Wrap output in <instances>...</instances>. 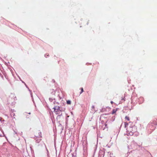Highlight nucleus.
<instances>
[{
  "mask_svg": "<svg viewBox=\"0 0 157 157\" xmlns=\"http://www.w3.org/2000/svg\"><path fill=\"white\" fill-rule=\"evenodd\" d=\"M118 109L117 108L113 109L112 110V112L111 113V114H113L116 113V112L117 111Z\"/></svg>",
  "mask_w": 157,
  "mask_h": 157,
  "instance_id": "nucleus-4",
  "label": "nucleus"
},
{
  "mask_svg": "<svg viewBox=\"0 0 157 157\" xmlns=\"http://www.w3.org/2000/svg\"><path fill=\"white\" fill-rule=\"evenodd\" d=\"M83 91V90L82 88L81 89V92L80 93V94H82Z\"/></svg>",
  "mask_w": 157,
  "mask_h": 157,
  "instance_id": "nucleus-8",
  "label": "nucleus"
},
{
  "mask_svg": "<svg viewBox=\"0 0 157 157\" xmlns=\"http://www.w3.org/2000/svg\"><path fill=\"white\" fill-rule=\"evenodd\" d=\"M127 135L130 136H132L134 133L137 131L136 127L135 125L129 126L127 128Z\"/></svg>",
  "mask_w": 157,
  "mask_h": 157,
  "instance_id": "nucleus-1",
  "label": "nucleus"
},
{
  "mask_svg": "<svg viewBox=\"0 0 157 157\" xmlns=\"http://www.w3.org/2000/svg\"><path fill=\"white\" fill-rule=\"evenodd\" d=\"M54 109L55 110H55L56 109H57V110H59L61 111H64L65 110V108L62 109L61 110H60V108L59 106L56 107V108H54Z\"/></svg>",
  "mask_w": 157,
  "mask_h": 157,
  "instance_id": "nucleus-3",
  "label": "nucleus"
},
{
  "mask_svg": "<svg viewBox=\"0 0 157 157\" xmlns=\"http://www.w3.org/2000/svg\"><path fill=\"white\" fill-rule=\"evenodd\" d=\"M92 108L93 109H94V106H93Z\"/></svg>",
  "mask_w": 157,
  "mask_h": 157,
  "instance_id": "nucleus-10",
  "label": "nucleus"
},
{
  "mask_svg": "<svg viewBox=\"0 0 157 157\" xmlns=\"http://www.w3.org/2000/svg\"><path fill=\"white\" fill-rule=\"evenodd\" d=\"M129 123V124H131V122H130Z\"/></svg>",
  "mask_w": 157,
  "mask_h": 157,
  "instance_id": "nucleus-11",
  "label": "nucleus"
},
{
  "mask_svg": "<svg viewBox=\"0 0 157 157\" xmlns=\"http://www.w3.org/2000/svg\"><path fill=\"white\" fill-rule=\"evenodd\" d=\"M128 124L127 122H125L124 123V127L125 128L127 127V126L128 125Z\"/></svg>",
  "mask_w": 157,
  "mask_h": 157,
  "instance_id": "nucleus-7",
  "label": "nucleus"
},
{
  "mask_svg": "<svg viewBox=\"0 0 157 157\" xmlns=\"http://www.w3.org/2000/svg\"><path fill=\"white\" fill-rule=\"evenodd\" d=\"M110 102L111 103V104H112L113 103V101H111Z\"/></svg>",
  "mask_w": 157,
  "mask_h": 157,
  "instance_id": "nucleus-9",
  "label": "nucleus"
},
{
  "mask_svg": "<svg viewBox=\"0 0 157 157\" xmlns=\"http://www.w3.org/2000/svg\"><path fill=\"white\" fill-rule=\"evenodd\" d=\"M35 139L37 143H39L41 140L40 138L42 137L41 132L40 131L36 132L35 134Z\"/></svg>",
  "mask_w": 157,
  "mask_h": 157,
  "instance_id": "nucleus-2",
  "label": "nucleus"
},
{
  "mask_svg": "<svg viewBox=\"0 0 157 157\" xmlns=\"http://www.w3.org/2000/svg\"><path fill=\"white\" fill-rule=\"evenodd\" d=\"M125 119L128 121H130L129 117L128 116H126L125 117Z\"/></svg>",
  "mask_w": 157,
  "mask_h": 157,
  "instance_id": "nucleus-6",
  "label": "nucleus"
},
{
  "mask_svg": "<svg viewBox=\"0 0 157 157\" xmlns=\"http://www.w3.org/2000/svg\"><path fill=\"white\" fill-rule=\"evenodd\" d=\"M67 103L68 105H70L71 103V102L70 100H67Z\"/></svg>",
  "mask_w": 157,
  "mask_h": 157,
  "instance_id": "nucleus-5",
  "label": "nucleus"
},
{
  "mask_svg": "<svg viewBox=\"0 0 157 157\" xmlns=\"http://www.w3.org/2000/svg\"><path fill=\"white\" fill-rule=\"evenodd\" d=\"M105 126H107V124H105Z\"/></svg>",
  "mask_w": 157,
  "mask_h": 157,
  "instance_id": "nucleus-12",
  "label": "nucleus"
}]
</instances>
